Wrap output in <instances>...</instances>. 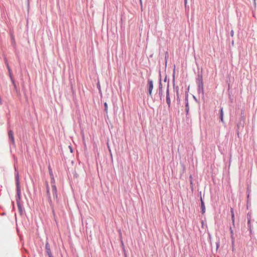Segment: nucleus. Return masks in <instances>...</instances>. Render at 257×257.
<instances>
[{
  "mask_svg": "<svg viewBox=\"0 0 257 257\" xmlns=\"http://www.w3.org/2000/svg\"><path fill=\"white\" fill-rule=\"evenodd\" d=\"M51 183V188L49 187L48 184H46L47 193L50 201H51L52 198L54 200L57 199V188L55 185V180L53 178Z\"/></svg>",
  "mask_w": 257,
  "mask_h": 257,
  "instance_id": "obj_1",
  "label": "nucleus"
},
{
  "mask_svg": "<svg viewBox=\"0 0 257 257\" xmlns=\"http://www.w3.org/2000/svg\"><path fill=\"white\" fill-rule=\"evenodd\" d=\"M8 136H9V139L12 142V143L13 145H15V139H14V133L12 130H10L8 132Z\"/></svg>",
  "mask_w": 257,
  "mask_h": 257,
  "instance_id": "obj_2",
  "label": "nucleus"
},
{
  "mask_svg": "<svg viewBox=\"0 0 257 257\" xmlns=\"http://www.w3.org/2000/svg\"><path fill=\"white\" fill-rule=\"evenodd\" d=\"M148 84H149V88H148L149 93L150 95L152 96V90L153 89V81L152 80H149Z\"/></svg>",
  "mask_w": 257,
  "mask_h": 257,
  "instance_id": "obj_3",
  "label": "nucleus"
},
{
  "mask_svg": "<svg viewBox=\"0 0 257 257\" xmlns=\"http://www.w3.org/2000/svg\"><path fill=\"white\" fill-rule=\"evenodd\" d=\"M45 248L49 257H53L51 253L50 245L48 242H46V243Z\"/></svg>",
  "mask_w": 257,
  "mask_h": 257,
  "instance_id": "obj_4",
  "label": "nucleus"
},
{
  "mask_svg": "<svg viewBox=\"0 0 257 257\" xmlns=\"http://www.w3.org/2000/svg\"><path fill=\"white\" fill-rule=\"evenodd\" d=\"M17 179V194L19 196V197L21 195V190H20V187L19 182V177L17 176L16 177Z\"/></svg>",
  "mask_w": 257,
  "mask_h": 257,
  "instance_id": "obj_5",
  "label": "nucleus"
},
{
  "mask_svg": "<svg viewBox=\"0 0 257 257\" xmlns=\"http://www.w3.org/2000/svg\"><path fill=\"white\" fill-rule=\"evenodd\" d=\"M166 101H167V103L168 104L169 106H170V104H171V100H170V98L169 97V86H168L167 90Z\"/></svg>",
  "mask_w": 257,
  "mask_h": 257,
  "instance_id": "obj_6",
  "label": "nucleus"
},
{
  "mask_svg": "<svg viewBox=\"0 0 257 257\" xmlns=\"http://www.w3.org/2000/svg\"><path fill=\"white\" fill-rule=\"evenodd\" d=\"M201 211H202V214H204L205 212V207L204 203L202 199H201Z\"/></svg>",
  "mask_w": 257,
  "mask_h": 257,
  "instance_id": "obj_7",
  "label": "nucleus"
},
{
  "mask_svg": "<svg viewBox=\"0 0 257 257\" xmlns=\"http://www.w3.org/2000/svg\"><path fill=\"white\" fill-rule=\"evenodd\" d=\"M220 118L222 122H224L223 120V108H221L220 110Z\"/></svg>",
  "mask_w": 257,
  "mask_h": 257,
  "instance_id": "obj_8",
  "label": "nucleus"
},
{
  "mask_svg": "<svg viewBox=\"0 0 257 257\" xmlns=\"http://www.w3.org/2000/svg\"><path fill=\"white\" fill-rule=\"evenodd\" d=\"M159 95H160V97H161L162 95L163 94V93H162V83L161 82H160V85H159Z\"/></svg>",
  "mask_w": 257,
  "mask_h": 257,
  "instance_id": "obj_9",
  "label": "nucleus"
},
{
  "mask_svg": "<svg viewBox=\"0 0 257 257\" xmlns=\"http://www.w3.org/2000/svg\"><path fill=\"white\" fill-rule=\"evenodd\" d=\"M231 218H232V223L234 224V212H233V209L232 208H231Z\"/></svg>",
  "mask_w": 257,
  "mask_h": 257,
  "instance_id": "obj_10",
  "label": "nucleus"
},
{
  "mask_svg": "<svg viewBox=\"0 0 257 257\" xmlns=\"http://www.w3.org/2000/svg\"><path fill=\"white\" fill-rule=\"evenodd\" d=\"M48 169H49V173H50V176L51 177V181H52V178H54V177H53V173H52V169H51L50 166H49Z\"/></svg>",
  "mask_w": 257,
  "mask_h": 257,
  "instance_id": "obj_11",
  "label": "nucleus"
},
{
  "mask_svg": "<svg viewBox=\"0 0 257 257\" xmlns=\"http://www.w3.org/2000/svg\"><path fill=\"white\" fill-rule=\"evenodd\" d=\"M104 110L105 112L107 113L108 112V105L106 102H105L104 104Z\"/></svg>",
  "mask_w": 257,
  "mask_h": 257,
  "instance_id": "obj_12",
  "label": "nucleus"
},
{
  "mask_svg": "<svg viewBox=\"0 0 257 257\" xmlns=\"http://www.w3.org/2000/svg\"><path fill=\"white\" fill-rule=\"evenodd\" d=\"M189 178L190 179V184L192 185L193 184L192 176L191 175V176H190Z\"/></svg>",
  "mask_w": 257,
  "mask_h": 257,
  "instance_id": "obj_13",
  "label": "nucleus"
},
{
  "mask_svg": "<svg viewBox=\"0 0 257 257\" xmlns=\"http://www.w3.org/2000/svg\"><path fill=\"white\" fill-rule=\"evenodd\" d=\"M8 70H9V74L10 75H11V74H12V71L10 69L9 65H8Z\"/></svg>",
  "mask_w": 257,
  "mask_h": 257,
  "instance_id": "obj_14",
  "label": "nucleus"
},
{
  "mask_svg": "<svg viewBox=\"0 0 257 257\" xmlns=\"http://www.w3.org/2000/svg\"><path fill=\"white\" fill-rule=\"evenodd\" d=\"M230 35H231V37H233V35H234V32H233V31L232 30L230 32Z\"/></svg>",
  "mask_w": 257,
  "mask_h": 257,
  "instance_id": "obj_15",
  "label": "nucleus"
},
{
  "mask_svg": "<svg viewBox=\"0 0 257 257\" xmlns=\"http://www.w3.org/2000/svg\"><path fill=\"white\" fill-rule=\"evenodd\" d=\"M230 230H231V233H233L232 230L231 229H230Z\"/></svg>",
  "mask_w": 257,
  "mask_h": 257,
  "instance_id": "obj_16",
  "label": "nucleus"
},
{
  "mask_svg": "<svg viewBox=\"0 0 257 257\" xmlns=\"http://www.w3.org/2000/svg\"><path fill=\"white\" fill-rule=\"evenodd\" d=\"M185 4H186V3H187V0H185Z\"/></svg>",
  "mask_w": 257,
  "mask_h": 257,
  "instance_id": "obj_17",
  "label": "nucleus"
},
{
  "mask_svg": "<svg viewBox=\"0 0 257 257\" xmlns=\"http://www.w3.org/2000/svg\"><path fill=\"white\" fill-rule=\"evenodd\" d=\"M141 4L142 5V1L140 0Z\"/></svg>",
  "mask_w": 257,
  "mask_h": 257,
  "instance_id": "obj_18",
  "label": "nucleus"
},
{
  "mask_svg": "<svg viewBox=\"0 0 257 257\" xmlns=\"http://www.w3.org/2000/svg\"><path fill=\"white\" fill-rule=\"evenodd\" d=\"M254 2H255V0H254Z\"/></svg>",
  "mask_w": 257,
  "mask_h": 257,
  "instance_id": "obj_19",
  "label": "nucleus"
},
{
  "mask_svg": "<svg viewBox=\"0 0 257 257\" xmlns=\"http://www.w3.org/2000/svg\"><path fill=\"white\" fill-rule=\"evenodd\" d=\"M254 2H255V0H254Z\"/></svg>",
  "mask_w": 257,
  "mask_h": 257,
  "instance_id": "obj_20",
  "label": "nucleus"
},
{
  "mask_svg": "<svg viewBox=\"0 0 257 257\" xmlns=\"http://www.w3.org/2000/svg\"><path fill=\"white\" fill-rule=\"evenodd\" d=\"M254 2H255V0H254Z\"/></svg>",
  "mask_w": 257,
  "mask_h": 257,
  "instance_id": "obj_21",
  "label": "nucleus"
}]
</instances>
